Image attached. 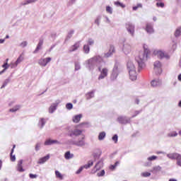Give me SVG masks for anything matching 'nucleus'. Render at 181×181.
<instances>
[{
  "instance_id": "c03bdc74",
  "label": "nucleus",
  "mask_w": 181,
  "mask_h": 181,
  "mask_svg": "<svg viewBox=\"0 0 181 181\" xmlns=\"http://www.w3.org/2000/svg\"><path fill=\"white\" fill-rule=\"evenodd\" d=\"M73 35H74V30H72L68 33L65 40H69V39L73 37Z\"/></svg>"
},
{
  "instance_id": "ddd939ff",
  "label": "nucleus",
  "mask_w": 181,
  "mask_h": 181,
  "mask_svg": "<svg viewBox=\"0 0 181 181\" xmlns=\"http://www.w3.org/2000/svg\"><path fill=\"white\" fill-rule=\"evenodd\" d=\"M156 159H158V156H151L148 157V161L144 163V166H145V168H151V166H152V162L156 160Z\"/></svg>"
},
{
  "instance_id": "3c124183",
  "label": "nucleus",
  "mask_w": 181,
  "mask_h": 181,
  "mask_svg": "<svg viewBox=\"0 0 181 181\" xmlns=\"http://www.w3.org/2000/svg\"><path fill=\"white\" fill-rule=\"evenodd\" d=\"M28 46V41H23L21 43L19 44V47H22L23 49L24 47H26Z\"/></svg>"
},
{
  "instance_id": "774afa93",
  "label": "nucleus",
  "mask_w": 181,
  "mask_h": 181,
  "mask_svg": "<svg viewBox=\"0 0 181 181\" xmlns=\"http://www.w3.org/2000/svg\"><path fill=\"white\" fill-rule=\"evenodd\" d=\"M76 2V0H70L69 2V5H73V4H74Z\"/></svg>"
},
{
  "instance_id": "13d9d810",
  "label": "nucleus",
  "mask_w": 181,
  "mask_h": 181,
  "mask_svg": "<svg viewBox=\"0 0 181 181\" xmlns=\"http://www.w3.org/2000/svg\"><path fill=\"white\" fill-rule=\"evenodd\" d=\"M156 6L158 8H165V4L163 2H158L156 3Z\"/></svg>"
},
{
  "instance_id": "c9c22d12",
  "label": "nucleus",
  "mask_w": 181,
  "mask_h": 181,
  "mask_svg": "<svg viewBox=\"0 0 181 181\" xmlns=\"http://www.w3.org/2000/svg\"><path fill=\"white\" fill-rule=\"evenodd\" d=\"M176 49H177V42H176V40H173V44L171 46V49L173 50V52H175V50H176Z\"/></svg>"
},
{
  "instance_id": "20e7f679",
  "label": "nucleus",
  "mask_w": 181,
  "mask_h": 181,
  "mask_svg": "<svg viewBox=\"0 0 181 181\" xmlns=\"http://www.w3.org/2000/svg\"><path fill=\"white\" fill-rule=\"evenodd\" d=\"M119 73H121V64H119L118 62H116L110 75V80H112V81H115Z\"/></svg>"
},
{
  "instance_id": "a878e982",
  "label": "nucleus",
  "mask_w": 181,
  "mask_h": 181,
  "mask_svg": "<svg viewBox=\"0 0 181 181\" xmlns=\"http://www.w3.org/2000/svg\"><path fill=\"white\" fill-rule=\"evenodd\" d=\"M42 46H43V39H40L37 47L33 52L34 54H36L38 50H40L42 49Z\"/></svg>"
},
{
  "instance_id": "5701e85b",
  "label": "nucleus",
  "mask_w": 181,
  "mask_h": 181,
  "mask_svg": "<svg viewBox=\"0 0 181 181\" xmlns=\"http://www.w3.org/2000/svg\"><path fill=\"white\" fill-rule=\"evenodd\" d=\"M178 156L179 153H170L167 154V158H168V159H171V160H175Z\"/></svg>"
},
{
  "instance_id": "338daca9",
  "label": "nucleus",
  "mask_w": 181,
  "mask_h": 181,
  "mask_svg": "<svg viewBox=\"0 0 181 181\" xmlns=\"http://www.w3.org/2000/svg\"><path fill=\"white\" fill-rule=\"evenodd\" d=\"M51 37L53 39H56V33H52L51 34Z\"/></svg>"
},
{
  "instance_id": "2f4dec72",
  "label": "nucleus",
  "mask_w": 181,
  "mask_h": 181,
  "mask_svg": "<svg viewBox=\"0 0 181 181\" xmlns=\"http://www.w3.org/2000/svg\"><path fill=\"white\" fill-rule=\"evenodd\" d=\"M35 2H36V0H25L21 2V5L22 6L29 5L30 4H35Z\"/></svg>"
},
{
  "instance_id": "f03ea898",
  "label": "nucleus",
  "mask_w": 181,
  "mask_h": 181,
  "mask_svg": "<svg viewBox=\"0 0 181 181\" xmlns=\"http://www.w3.org/2000/svg\"><path fill=\"white\" fill-rule=\"evenodd\" d=\"M143 47L144 49V51L139 52V56L136 57V62L138 64L139 71H141V70L145 69L146 66L145 64V62L148 60V56L149 53H151V51L148 48V45H144Z\"/></svg>"
},
{
  "instance_id": "052dcab7",
  "label": "nucleus",
  "mask_w": 181,
  "mask_h": 181,
  "mask_svg": "<svg viewBox=\"0 0 181 181\" xmlns=\"http://www.w3.org/2000/svg\"><path fill=\"white\" fill-rule=\"evenodd\" d=\"M112 141H115V144H117V142H118V135L115 134L112 138Z\"/></svg>"
},
{
  "instance_id": "dca6fc26",
  "label": "nucleus",
  "mask_w": 181,
  "mask_h": 181,
  "mask_svg": "<svg viewBox=\"0 0 181 181\" xmlns=\"http://www.w3.org/2000/svg\"><path fill=\"white\" fill-rule=\"evenodd\" d=\"M59 103L60 102H56L51 104V105L48 108L49 114H54L56 110H57V107L59 106Z\"/></svg>"
},
{
  "instance_id": "6e6552de",
  "label": "nucleus",
  "mask_w": 181,
  "mask_h": 181,
  "mask_svg": "<svg viewBox=\"0 0 181 181\" xmlns=\"http://www.w3.org/2000/svg\"><path fill=\"white\" fill-rule=\"evenodd\" d=\"M126 29L132 37L135 36V25L132 24V23H127Z\"/></svg>"
},
{
  "instance_id": "412c9836",
  "label": "nucleus",
  "mask_w": 181,
  "mask_h": 181,
  "mask_svg": "<svg viewBox=\"0 0 181 181\" xmlns=\"http://www.w3.org/2000/svg\"><path fill=\"white\" fill-rule=\"evenodd\" d=\"M115 52V48L114 47L113 45L110 46L109 51L107 53L104 54L103 57L105 58H108L111 57L112 56V53Z\"/></svg>"
},
{
  "instance_id": "69168bd1",
  "label": "nucleus",
  "mask_w": 181,
  "mask_h": 181,
  "mask_svg": "<svg viewBox=\"0 0 181 181\" xmlns=\"http://www.w3.org/2000/svg\"><path fill=\"white\" fill-rule=\"evenodd\" d=\"M80 125L81 127H83V126L88 127V122H83Z\"/></svg>"
},
{
  "instance_id": "423d86ee",
  "label": "nucleus",
  "mask_w": 181,
  "mask_h": 181,
  "mask_svg": "<svg viewBox=\"0 0 181 181\" xmlns=\"http://www.w3.org/2000/svg\"><path fill=\"white\" fill-rule=\"evenodd\" d=\"M66 131L68 132V136L71 137L78 136L83 134V130L74 129V127H68Z\"/></svg>"
},
{
  "instance_id": "ea45409f",
  "label": "nucleus",
  "mask_w": 181,
  "mask_h": 181,
  "mask_svg": "<svg viewBox=\"0 0 181 181\" xmlns=\"http://www.w3.org/2000/svg\"><path fill=\"white\" fill-rule=\"evenodd\" d=\"M86 42H87L86 45H88V46H94L95 41H94V39L93 38H88L86 40Z\"/></svg>"
},
{
  "instance_id": "864d4df0",
  "label": "nucleus",
  "mask_w": 181,
  "mask_h": 181,
  "mask_svg": "<svg viewBox=\"0 0 181 181\" xmlns=\"http://www.w3.org/2000/svg\"><path fill=\"white\" fill-rule=\"evenodd\" d=\"M40 146H42L41 142H37L35 145V151L37 152V151H40Z\"/></svg>"
},
{
  "instance_id": "b1692460",
  "label": "nucleus",
  "mask_w": 181,
  "mask_h": 181,
  "mask_svg": "<svg viewBox=\"0 0 181 181\" xmlns=\"http://www.w3.org/2000/svg\"><path fill=\"white\" fill-rule=\"evenodd\" d=\"M95 94V90H93L86 94V100H91V98H94V95Z\"/></svg>"
},
{
  "instance_id": "bf43d9fd",
  "label": "nucleus",
  "mask_w": 181,
  "mask_h": 181,
  "mask_svg": "<svg viewBox=\"0 0 181 181\" xmlns=\"http://www.w3.org/2000/svg\"><path fill=\"white\" fill-rule=\"evenodd\" d=\"M85 169L84 165L81 166L76 172V175H80L81 172H83V170Z\"/></svg>"
},
{
  "instance_id": "f3484780",
  "label": "nucleus",
  "mask_w": 181,
  "mask_h": 181,
  "mask_svg": "<svg viewBox=\"0 0 181 181\" xmlns=\"http://www.w3.org/2000/svg\"><path fill=\"white\" fill-rule=\"evenodd\" d=\"M146 31L148 35H152L155 33V30H153V24L151 23H147L146 25Z\"/></svg>"
},
{
  "instance_id": "e2e57ef3",
  "label": "nucleus",
  "mask_w": 181,
  "mask_h": 181,
  "mask_svg": "<svg viewBox=\"0 0 181 181\" xmlns=\"http://www.w3.org/2000/svg\"><path fill=\"white\" fill-rule=\"evenodd\" d=\"M29 176L30 179H36V177H37V175H34V174H30Z\"/></svg>"
},
{
  "instance_id": "cd10ccee",
  "label": "nucleus",
  "mask_w": 181,
  "mask_h": 181,
  "mask_svg": "<svg viewBox=\"0 0 181 181\" xmlns=\"http://www.w3.org/2000/svg\"><path fill=\"white\" fill-rule=\"evenodd\" d=\"M64 158L67 160H69V159H73V158H74V154L71 153L70 151H66L64 154Z\"/></svg>"
},
{
  "instance_id": "7ed1b4c3",
  "label": "nucleus",
  "mask_w": 181,
  "mask_h": 181,
  "mask_svg": "<svg viewBox=\"0 0 181 181\" xmlns=\"http://www.w3.org/2000/svg\"><path fill=\"white\" fill-rule=\"evenodd\" d=\"M127 69L130 80H132V81H135V80H136V68L132 61H129L127 62Z\"/></svg>"
},
{
  "instance_id": "0eeeda50",
  "label": "nucleus",
  "mask_w": 181,
  "mask_h": 181,
  "mask_svg": "<svg viewBox=\"0 0 181 181\" xmlns=\"http://www.w3.org/2000/svg\"><path fill=\"white\" fill-rule=\"evenodd\" d=\"M122 51L126 55L129 54V53L132 52V47L131 46V44L124 42L122 45Z\"/></svg>"
},
{
  "instance_id": "49530a36",
  "label": "nucleus",
  "mask_w": 181,
  "mask_h": 181,
  "mask_svg": "<svg viewBox=\"0 0 181 181\" xmlns=\"http://www.w3.org/2000/svg\"><path fill=\"white\" fill-rule=\"evenodd\" d=\"M81 69V65H80V62H75V71H78Z\"/></svg>"
},
{
  "instance_id": "680f3d73",
  "label": "nucleus",
  "mask_w": 181,
  "mask_h": 181,
  "mask_svg": "<svg viewBox=\"0 0 181 181\" xmlns=\"http://www.w3.org/2000/svg\"><path fill=\"white\" fill-rule=\"evenodd\" d=\"M105 22H106V23H111V21L110 20V18H108V16H105Z\"/></svg>"
},
{
  "instance_id": "8fccbe9b",
  "label": "nucleus",
  "mask_w": 181,
  "mask_h": 181,
  "mask_svg": "<svg viewBox=\"0 0 181 181\" xmlns=\"http://www.w3.org/2000/svg\"><path fill=\"white\" fill-rule=\"evenodd\" d=\"M176 160H177V165L178 166H181V155L180 154H178V156L177 157Z\"/></svg>"
},
{
  "instance_id": "c85d7f7f",
  "label": "nucleus",
  "mask_w": 181,
  "mask_h": 181,
  "mask_svg": "<svg viewBox=\"0 0 181 181\" xmlns=\"http://www.w3.org/2000/svg\"><path fill=\"white\" fill-rule=\"evenodd\" d=\"M160 170H162V167H160V165H156L153 167L151 172H152L153 173H158V172H160Z\"/></svg>"
},
{
  "instance_id": "09e8293b",
  "label": "nucleus",
  "mask_w": 181,
  "mask_h": 181,
  "mask_svg": "<svg viewBox=\"0 0 181 181\" xmlns=\"http://www.w3.org/2000/svg\"><path fill=\"white\" fill-rule=\"evenodd\" d=\"M106 12L107 13H110V15H112V8L111 6H106Z\"/></svg>"
},
{
  "instance_id": "a211bd4d",
  "label": "nucleus",
  "mask_w": 181,
  "mask_h": 181,
  "mask_svg": "<svg viewBox=\"0 0 181 181\" xmlns=\"http://www.w3.org/2000/svg\"><path fill=\"white\" fill-rule=\"evenodd\" d=\"M44 144L45 146H49L50 145H60V141L48 139L45 141Z\"/></svg>"
},
{
  "instance_id": "4468645a",
  "label": "nucleus",
  "mask_w": 181,
  "mask_h": 181,
  "mask_svg": "<svg viewBox=\"0 0 181 181\" xmlns=\"http://www.w3.org/2000/svg\"><path fill=\"white\" fill-rule=\"evenodd\" d=\"M52 62V58L51 57H47V58H41L38 63L40 66H42L43 67H46L47 66L48 63H50Z\"/></svg>"
},
{
  "instance_id": "2eb2a0df",
  "label": "nucleus",
  "mask_w": 181,
  "mask_h": 181,
  "mask_svg": "<svg viewBox=\"0 0 181 181\" xmlns=\"http://www.w3.org/2000/svg\"><path fill=\"white\" fill-rule=\"evenodd\" d=\"M81 43V41H78L71 46L69 49V53H73V52H76V50H78V49H80Z\"/></svg>"
},
{
  "instance_id": "58836bf2",
  "label": "nucleus",
  "mask_w": 181,
  "mask_h": 181,
  "mask_svg": "<svg viewBox=\"0 0 181 181\" xmlns=\"http://www.w3.org/2000/svg\"><path fill=\"white\" fill-rule=\"evenodd\" d=\"M9 83H11V78H8L4 81L3 85L1 87V88H5V87H6V86H8V84H9Z\"/></svg>"
},
{
  "instance_id": "a19ab883",
  "label": "nucleus",
  "mask_w": 181,
  "mask_h": 181,
  "mask_svg": "<svg viewBox=\"0 0 181 181\" xmlns=\"http://www.w3.org/2000/svg\"><path fill=\"white\" fill-rule=\"evenodd\" d=\"M169 138H175L177 136V132H171L170 133L168 134L167 135Z\"/></svg>"
},
{
  "instance_id": "603ef678",
  "label": "nucleus",
  "mask_w": 181,
  "mask_h": 181,
  "mask_svg": "<svg viewBox=\"0 0 181 181\" xmlns=\"http://www.w3.org/2000/svg\"><path fill=\"white\" fill-rule=\"evenodd\" d=\"M101 21V16H98L96 19L95 20V23L98 25L100 26V22Z\"/></svg>"
},
{
  "instance_id": "f704fd0d",
  "label": "nucleus",
  "mask_w": 181,
  "mask_h": 181,
  "mask_svg": "<svg viewBox=\"0 0 181 181\" xmlns=\"http://www.w3.org/2000/svg\"><path fill=\"white\" fill-rule=\"evenodd\" d=\"M106 134L105 132H102L98 135V139L99 141H104V139L105 138Z\"/></svg>"
},
{
  "instance_id": "0e129e2a",
  "label": "nucleus",
  "mask_w": 181,
  "mask_h": 181,
  "mask_svg": "<svg viewBox=\"0 0 181 181\" xmlns=\"http://www.w3.org/2000/svg\"><path fill=\"white\" fill-rule=\"evenodd\" d=\"M55 47H56V45H52L51 47L47 50V52L50 53V52H52V50H53V49H54Z\"/></svg>"
},
{
  "instance_id": "9d476101",
  "label": "nucleus",
  "mask_w": 181,
  "mask_h": 181,
  "mask_svg": "<svg viewBox=\"0 0 181 181\" xmlns=\"http://www.w3.org/2000/svg\"><path fill=\"white\" fill-rule=\"evenodd\" d=\"M23 60H25V57H23V53L20 54V56L18 57L17 60L15 62H11L10 64L11 68L16 69V67H18V64H21Z\"/></svg>"
},
{
  "instance_id": "4be33fe9",
  "label": "nucleus",
  "mask_w": 181,
  "mask_h": 181,
  "mask_svg": "<svg viewBox=\"0 0 181 181\" xmlns=\"http://www.w3.org/2000/svg\"><path fill=\"white\" fill-rule=\"evenodd\" d=\"M49 159H50V155L47 154L45 156L40 158L39 159V160L37 161V163L39 165H43V163H46V162H47V160H49Z\"/></svg>"
},
{
  "instance_id": "9b49d317",
  "label": "nucleus",
  "mask_w": 181,
  "mask_h": 181,
  "mask_svg": "<svg viewBox=\"0 0 181 181\" xmlns=\"http://www.w3.org/2000/svg\"><path fill=\"white\" fill-rule=\"evenodd\" d=\"M117 122L122 124H127L131 122V118L127 117V116H119L117 119Z\"/></svg>"
},
{
  "instance_id": "6ab92c4d",
  "label": "nucleus",
  "mask_w": 181,
  "mask_h": 181,
  "mask_svg": "<svg viewBox=\"0 0 181 181\" xmlns=\"http://www.w3.org/2000/svg\"><path fill=\"white\" fill-rule=\"evenodd\" d=\"M151 86L154 88H156V87H160V86H162V80L159 78L153 79L151 82Z\"/></svg>"
},
{
  "instance_id": "72a5a7b5",
  "label": "nucleus",
  "mask_w": 181,
  "mask_h": 181,
  "mask_svg": "<svg viewBox=\"0 0 181 181\" xmlns=\"http://www.w3.org/2000/svg\"><path fill=\"white\" fill-rule=\"evenodd\" d=\"M174 36H175V37H179V36H181V27H178L175 30V32L174 33Z\"/></svg>"
},
{
  "instance_id": "bb28decb",
  "label": "nucleus",
  "mask_w": 181,
  "mask_h": 181,
  "mask_svg": "<svg viewBox=\"0 0 181 181\" xmlns=\"http://www.w3.org/2000/svg\"><path fill=\"white\" fill-rule=\"evenodd\" d=\"M22 163H23V160H20L17 165V170L18 172H25V169H23V167L22 166Z\"/></svg>"
},
{
  "instance_id": "6e6d98bb",
  "label": "nucleus",
  "mask_w": 181,
  "mask_h": 181,
  "mask_svg": "<svg viewBox=\"0 0 181 181\" xmlns=\"http://www.w3.org/2000/svg\"><path fill=\"white\" fill-rule=\"evenodd\" d=\"M2 67L4 70H8V69L11 67V64H8V62H6L2 65Z\"/></svg>"
},
{
  "instance_id": "7c9ffc66",
  "label": "nucleus",
  "mask_w": 181,
  "mask_h": 181,
  "mask_svg": "<svg viewBox=\"0 0 181 181\" xmlns=\"http://www.w3.org/2000/svg\"><path fill=\"white\" fill-rule=\"evenodd\" d=\"M103 166V160H100L95 165V169H96V170H100V169H101Z\"/></svg>"
},
{
  "instance_id": "4c0bfd02",
  "label": "nucleus",
  "mask_w": 181,
  "mask_h": 181,
  "mask_svg": "<svg viewBox=\"0 0 181 181\" xmlns=\"http://www.w3.org/2000/svg\"><path fill=\"white\" fill-rule=\"evenodd\" d=\"M55 176L57 179H60V180H63V175L59 170H55Z\"/></svg>"
},
{
  "instance_id": "473e14b6",
  "label": "nucleus",
  "mask_w": 181,
  "mask_h": 181,
  "mask_svg": "<svg viewBox=\"0 0 181 181\" xmlns=\"http://www.w3.org/2000/svg\"><path fill=\"white\" fill-rule=\"evenodd\" d=\"M15 148H16V146L13 145V148L11 149V162H15V160H16V157H15V156H12V153H13V151H14Z\"/></svg>"
},
{
  "instance_id": "de8ad7c7",
  "label": "nucleus",
  "mask_w": 181,
  "mask_h": 181,
  "mask_svg": "<svg viewBox=\"0 0 181 181\" xmlns=\"http://www.w3.org/2000/svg\"><path fill=\"white\" fill-rule=\"evenodd\" d=\"M142 112V110H135L134 114L132 116V118H135V117L139 115Z\"/></svg>"
},
{
  "instance_id": "5fc2aeb1",
  "label": "nucleus",
  "mask_w": 181,
  "mask_h": 181,
  "mask_svg": "<svg viewBox=\"0 0 181 181\" xmlns=\"http://www.w3.org/2000/svg\"><path fill=\"white\" fill-rule=\"evenodd\" d=\"M104 175H105V170H102L100 172L97 173V176L98 177H101L104 176Z\"/></svg>"
},
{
  "instance_id": "79ce46f5",
  "label": "nucleus",
  "mask_w": 181,
  "mask_h": 181,
  "mask_svg": "<svg viewBox=\"0 0 181 181\" xmlns=\"http://www.w3.org/2000/svg\"><path fill=\"white\" fill-rule=\"evenodd\" d=\"M20 108H21V105H17L14 107L10 109L9 111L10 112H16V111H18V110H19Z\"/></svg>"
},
{
  "instance_id": "393cba45",
  "label": "nucleus",
  "mask_w": 181,
  "mask_h": 181,
  "mask_svg": "<svg viewBox=\"0 0 181 181\" xmlns=\"http://www.w3.org/2000/svg\"><path fill=\"white\" fill-rule=\"evenodd\" d=\"M81 118H83V115H81V114L76 115L73 117L72 121H73V122H75L76 124H77V123L80 122V120L81 119Z\"/></svg>"
},
{
  "instance_id": "4d7b16f0",
  "label": "nucleus",
  "mask_w": 181,
  "mask_h": 181,
  "mask_svg": "<svg viewBox=\"0 0 181 181\" xmlns=\"http://www.w3.org/2000/svg\"><path fill=\"white\" fill-rule=\"evenodd\" d=\"M66 110H69V111H70V110H73V103H66Z\"/></svg>"
},
{
  "instance_id": "a18cd8bd",
  "label": "nucleus",
  "mask_w": 181,
  "mask_h": 181,
  "mask_svg": "<svg viewBox=\"0 0 181 181\" xmlns=\"http://www.w3.org/2000/svg\"><path fill=\"white\" fill-rule=\"evenodd\" d=\"M141 176L142 177H149V176H151V173H149V172L141 173Z\"/></svg>"
},
{
  "instance_id": "f257e3e1",
  "label": "nucleus",
  "mask_w": 181,
  "mask_h": 181,
  "mask_svg": "<svg viewBox=\"0 0 181 181\" xmlns=\"http://www.w3.org/2000/svg\"><path fill=\"white\" fill-rule=\"evenodd\" d=\"M83 64L88 71L93 72L97 68L100 73L98 78V80H104V78L108 76V68H103V66L105 65V61H104V58L100 55L92 57L86 60Z\"/></svg>"
},
{
  "instance_id": "37998d69",
  "label": "nucleus",
  "mask_w": 181,
  "mask_h": 181,
  "mask_svg": "<svg viewBox=\"0 0 181 181\" xmlns=\"http://www.w3.org/2000/svg\"><path fill=\"white\" fill-rule=\"evenodd\" d=\"M114 5H115V6H120V8H125V4L119 1H115Z\"/></svg>"
},
{
  "instance_id": "aec40b11",
  "label": "nucleus",
  "mask_w": 181,
  "mask_h": 181,
  "mask_svg": "<svg viewBox=\"0 0 181 181\" xmlns=\"http://www.w3.org/2000/svg\"><path fill=\"white\" fill-rule=\"evenodd\" d=\"M46 122H47V119L40 117L38 121V127L40 129H42V128L46 125Z\"/></svg>"
},
{
  "instance_id": "39448f33",
  "label": "nucleus",
  "mask_w": 181,
  "mask_h": 181,
  "mask_svg": "<svg viewBox=\"0 0 181 181\" xmlns=\"http://www.w3.org/2000/svg\"><path fill=\"white\" fill-rule=\"evenodd\" d=\"M153 56H157L158 59H165V60H169L170 59V56L169 55V54L160 49H154L153 52Z\"/></svg>"
},
{
  "instance_id": "f8f14e48",
  "label": "nucleus",
  "mask_w": 181,
  "mask_h": 181,
  "mask_svg": "<svg viewBox=\"0 0 181 181\" xmlns=\"http://www.w3.org/2000/svg\"><path fill=\"white\" fill-rule=\"evenodd\" d=\"M69 144L70 145H75L76 146H84L86 145V141H84V136H83L81 140H70Z\"/></svg>"
},
{
  "instance_id": "1a4fd4ad",
  "label": "nucleus",
  "mask_w": 181,
  "mask_h": 181,
  "mask_svg": "<svg viewBox=\"0 0 181 181\" xmlns=\"http://www.w3.org/2000/svg\"><path fill=\"white\" fill-rule=\"evenodd\" d=\"M153 69L156 74H162V62L156 61L153 64Z\"/></svg>"
},
{
  "instance_id": "c756f323",
  "label": "nucleus",
  "mask_w": 181,
  "mask_h": 181,
  "mask_svg": "<svg viewBox=\"0 0 181 181\" xmlns=\"http://www.w3.org/2000/svg\"><path fill=\"white\" fill-rule=\"evenodd\" d=\"M83 52L85 54H88L90 53V46L85 44L83 47Z\"/></svg>"
},
{
  "instance_id": "e433bc0d",
  "label": "nucleus",
  "mask_w": 181,
  "mask_h": 181,
  "mask_svg": "<svg viewBox=\"0 0 181 181\" xmlns=\"http://www.w3.org/2000/svg\"><path fill=\"white\" fill-rule=\"evenodd\" d=\"M93 165H94V162L93 160H89L87 164L83 165V168H85V169H90V167L93 166Z\"/></svg>"
}]
</instances>
